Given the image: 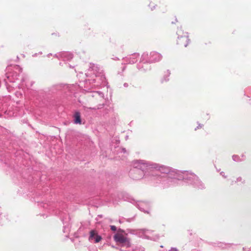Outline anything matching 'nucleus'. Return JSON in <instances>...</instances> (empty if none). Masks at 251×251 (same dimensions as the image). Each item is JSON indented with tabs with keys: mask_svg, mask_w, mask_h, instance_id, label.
I'll use <instances>...</instances> for the list:
<instances>
[{
	"mask_svg": "<svg viewBox=\"0 0 251 251\" xmlns=\"http://www.w3.org/2000/svg\"><path fill=\"white\" fill-rule=\"evenodd\" d=\"M189 39L187 37H181L178 39L177 43L178 44H183L184 47H186L188 44Z\"/></svg>",
	"mask_w": 251,
	"mask_h": 251,
	"instance_id": "nucleus-3",
	"label": "nucleus"
},
{
	"mask_svg": "<svg viewBox=\"0 0 251 251\" xmlns=\"http://www.w3.org/2000/svg\"><path fill=\"white\" fill-rule=\"evenodd\" d=\"M153 3L150 4V6H151V10H153V7L154 8V6H153Z\"/></svg>",
	"mask_w": 251,
	"mask_h": 251,
	"instance_id": "nucleus-7",
	"label": "nucleus"
},
{
	"mask_svg": "<svg viewBox=\"0 0 251 251\" xmlns=\"http://www.w3.org/2000/svg\"><path fill=\"white\" fill-rule=\"evenodd\" d=\"M110 228L112 230L115 231L117 229L116 227L115 226H111Z\"/></svg>",
	"mask_w": 251,
	"mask_h": 251,
	"instance_id": "nucleus-6",
	"label": "nucleus"
},
{
	"mask_svg": "<svg viewBox=\"0 0 251 251\" xmlns=\"http://www.w3.org/2000/svg\"><path fill=\"white\" fill-rule=\"evenodd\" d=\"M160 171L163 173L168 174L170 173V170L168 168L165 167H160Z\"/></svg>",
	"mask_w": 251,
	"mask_h": 251,
	"instance_id": "nucleus-5",
	"label": "nucleus"
},
{
	"mask_svg": "<svg viewBox=\"0 0 251 251\" xmlns=\"http://www.w3.org/2000/svg\"><path fill=\"white\" fill-rule=\"evenodd\" d=\"M114 240L123 246L128 248L130 246L129 240L122 234L117 233L114 236Z\"/></svg>",
	"mask_w": 251,
	"mask_h": 251,
	"instance_id": "nucleus-1",
	"label": "nucleus"
},
{
	"mask_svg": "<svg viewBox=\"0 0 251 251\" xmlns=\"http://www.w3.org/2000/svg\"><path fill=\"white\" fill-rule=\"evenodd\" d=\"M86 108L90 109H94L93 108H91V107H86V106H84V109H86Z\"/></svg>",
	"mask_w": 251,
	"mask_h": 251,
	"instance_id": "nucleus-8",
	"label": "nucleus"
},
{
	"mask_svg": "<svg viewBox=\"0 0 251 251\" xmlns=\"http://www.w3.org/2000/svg\"><path fill=\"white\" fill-rule=\"evenodd\" d=\"M75 121L74 123L76 124H81V120L80 118V114L79 112L76 111L74 114Z\"/></svg>",
	"mask_w": 251,
	"mask_h": 251,
	"instance_id": "nucleus-4",
	"label": "nucleus"
},
{
	"mask_svg": "<svg viewBox=\"0 0 251 251\" xmlns=\"http://www.w3.org/2000/svg\"><path fill=\"white\" fill-rule=\"evenodd\" d=\"M94 239L95 243H98L101 240V237L98 235L97 232L95 230H91L90 231V235L89 240Z\"/></svg>",
	"mask_w": 251,
	"mask_h": 251,
	"instance_id": "nucleus-2",
	"label": "nucleus"
}]
</instances>
